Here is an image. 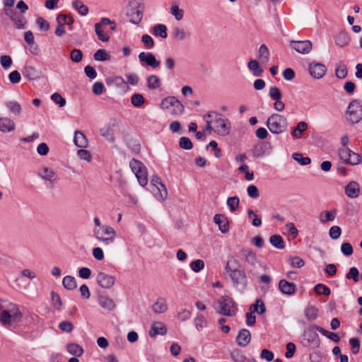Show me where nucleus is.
<instances>
[{
	"label": "nucleus",
	"mask_w": 362,
	"mask_h": 362,
	"mask_svg": "<svg viewBox=\"0 0 362 362\" xmlns=\"http://www.w3.org/2000/svg\"><path fill=\"white\" fill-rule=\"evenodd\" d=\"M139 59L141 63H145L146 65L153 69L158 68L160 62L156 59L155 55L151 52H141L139 54Z\"/></svg>",
	"instance_id": "nucleus-15"
},
{
	"label": "nucleus",
	"mask_w": 362,
	"mask_h": 362,
	"mask_svg": "<svg viewBox=\"0 0 362 362\" xmlns=\"http://www.w3.org/2000/svg\"><path fill=\"white\" fill-rule=\"evenodd\" d=\"M341 234V229L339 226H334L329 228V235L333 240L338 239Z\"/></svg>",
	"instance_id": "nucleus-62"
},
{
	"label": "nucleus",
	"mask_w": 362,
	"mask_h": 362,
	"mask_svg": "<svg viewBox=\"0 0 362 362\" xmlns=\"http://www.w3.org/2000/svg\"><path fill=\"white\" fill-rule=\"evenodd\" d=\"M63 286L67 290H74L77 287L76 279L72 276H66L62 280Z\"/></svg>",
	"instance_id": "nucleus-35"
},
{
	"label": "nucleus",
	"mask_w": 362,
	"mask_h": 362,
	"mask_svg": "<svg viewBox=\"0 0 362 362\" xmlns=\"http://www.w3.org/2000/svg\"><path fill=\"white\" fill-rule=\"evenodd\" d=\"M204 262L199 259L192 262L189 264L191 269L196 273L202 270L204 268Z\"/></svg>",
	"instance_id": "nucleus-53"
},
{
	"label": "nucleus",
	"mask_w": 362,
	"mask_h": 362,
	"mask_svg": "<svg viewBox=\"0 0 362 362\" xmlns=\"http://www.w3.org/2000/svg\"><path fill=\"white\" fill-rule=\"evenodd\" d=\"M22 314L15 303L0 299V322L5 326H10L21 322Z\"/></svg>",
	"instance_id": "nucleus-1"
},
{
	"label": "nucleus",
	"mask_w": 362,
	"mask_h": 362,
	"mask_svg": "<svg viewBox=\"0 0 362 362\" xmlns=\"http://www.w3.org/2000/svg\"><path fill=\"white\" fill-rule=\"evenodd\" d=\"M304 314L308 320H315L318 317V310L315 307L308 306L305 309Z\"/></svg>",
	"instance_id": "nucleus-45"
},
{
	"label": "nucleus",
	"mask_w": 362,
	"mask_h": 362,
	"mask_svg": "<svg viewBox=\"0 0 362 362\" xmlns=\"http://www.w3.org/2000/svg\"><path fill=\"white\" fill-rule=\"evenodd\" d=\"M347 279H353L355 283L359 281V272L356 267L350 268L349 272L346 274Z\"/></svg>",
	"instance_id": "nucleus-57"
},
{
	"label": "nucleus",
	"mask_w": 362,
	"mask_h": 362,
	"mask_svg": "<svg viewBox=\"0 0 362 362\" xmlns=\"http://www.w3.org/2000/svg\"><path fill=\"white\" fill-rule=\"evenodd\" d=\"M130 8L127 11V15L129 17V21L132 23L138 25L143 18L142 10L140 9V6L137 3L131 2L129 3Z\"/></svg>",
	"instance_id": "nucleus-12"
},
{
	"label": "nucleus",
	"mask_w": 362,
	"mask_h": 362,
	"mask_svg": "<svg viewBox=\"0 0 362 362\" xmlns=\"http://www.w3.org/2000/svg\"><path fill=\"white\" fill-rule=\"evenodd\" d=\"M66 351L76 357H80L83 354V349L76 343H69L66 345Z\"/></svg>",
	"instance_id": "nucleus-30"
},
{
	"label": "nucleus",
	"mask_w": 362,
	"mask_h": 362,
	"mask_svg": "<svg viewBox=\"0 0 362 362\" xmlns=\"http://www.w3.org/2000/svg\"><path fill=\"white\" fill-rule=\"evenodd\" d=\"M153 35L165 39L168 37L167 27L164 24H156L152 29Z\"/></svg>",
	"instance_id": "nucleus-33"
},
{
	"label": "nucleus",
	"mask_w": 362,
	"mask_h": 362,
	"mask_svg": "<svg viewBox=\"0 0 362 362\" xmlns=\"http://www.w3.org/2000/svg\"><path fill=\"white\" fill-rule=\"evenodd\" d=\"M217 313L226 316H235L238 313V306L233 299L228 296H221L217 301Z\"/></svg>",
	"instance_id": "nucleus-5"
},
{
	"label": "nucleus",
	"mask_w": 362,
	"mask_h": 362,
	"mask_svg": "<svg viewBox=\"0 0 362 362\" xmlns=\"http://www.w3.org/2000/svg\"><path fill=\"white\" fill-rule=\"evenodd\" d=\"M315 329H316V331H318L322 335H324L325 337L331 339L332 341H333L335 343H338L340 340L339 337L334 332H329V331L325 329L324 328H322L320 326H317V325H315Z\"/></svg>",
	"instance_id": "nucleus-38"
},
{
	"label": "nucleus",
	"mask_w": 362,
	"mask_h": 362,
	"mask_svg": "<svg viewBox=\"0 0 362 362\" xmlns=\"http://www.w3.org/2000/svg\"><path fill=\"white\" fill-rule=\"evenodd\" d=\"M170 13L174 16L176 21H180L184 16V11L180 9L178 5L173 4L170 7Z\"/></svg>",
	"instance_id": "nucleus-46"
},
{
	"label": "nucleus",
	"mask_w": 362,
	"mask_h": 362,
	"mask_svg": "<svg viewBox=\"0 0 362 362\" xmlns=\"http://www.w3.org/2000/svg\"><path fill=\"white\" fill-rule=\"evenodd\" d=\"M240 199L237 196L230 197L227 199V205L228 206L231 212H233L238 209Z\"/></svg>",
	"instance_id": "nucleus-49"
},
{
	"label": "nucleus",
	"mask_w": 362,
	"mask_h": 362,
	"mask_svg": "<svg viewBox=\"0 0 362 362\" xmlns=\"http://www.w3.org/2000/svg\"><path fill=\"white\" fill-rule=\"evenodd\" d=\"M172 35L175 40L176 41H182L187 37V33L185 30L180 27H175L173 28Z\"/></svg>",
	"instance_id": "nucleus-43"
},
{
	"label": "nucleus",
	"mask_w": 362,
	"mask_h": 362,
	"mask_svg": "<svg viewBox=\"0 0 362 362\" xmlns=\"http://www.w3.org/2000/svg\"><path fill=\"white\" fill-rule=\"evenodd\" d=\"M214 221L218 226L220 231L226 233L229 230V224L226 217L223 214H216L214 216Z\"/></svg>",
	"instance_id": "nucleus-21"
},
{
	"label": "nucleus",
	"mask_w": 362,
	"mask_h": 362,
	"mask_svg": "<svg viewBox=\"0 0 362 362\" xmlns=\"http://www.w3.org/2000/svg\"><path fill=\"white\" fill-rule=\"evenodd\" d=\"M95 31L98 36V38L102 42H107L110 40V37L107 33H105L99 24H95Z\"/></svg>",
	"instance_id": "nucleus-47"
},
{
	"label": "nucleus",
	"mask_w": 362,
	"mask_h": 362,
	"mask_svg": "<svg viewBox=\"0 0 362 362\" xmlns=\"http://www.w3.org/2000/svg\"><path fill=\"white\" fill-rule=\"evenodd\" d=\"M93 235L96 240L105 245L113 243L117 237L116 231L110 225H103L99 228H94Z\"/></svg>",
	"instance_id": "nucleus-6"
},
{
	"label": "nucleus",
	"mask_w": 362,
	"mask_h": 362,
	"mask_svg": "<svg viewBox=\"0 0 362 362\" xmlns=\"http://www.w3.org/2000/svg\"><path fill=\"white\" fill-rule=\"evenodd\" d=\"M144 98L140 93H134L131 97L132 104L136 107H141L144 103Z\"/></svg>",
	"instance_id": "nucleus-52"
},
{
	"label": "nucleus",
	"mask_w": 362,
	"mask_h": 362,
	"mask_svg": "<svg viewBox=\"0 0 362 362\" xmlns=\"http://www.w3.org/2000/svg\"><path fill=\"white\" fill-rule=\"evenodd\" d=\"M269 52L265 45H262L259 49V57L264 62H267L269 60Z\"/></svg>",
	"instance_id": "nucleus-58"
},
{
	"label": "nucleus",
	"mask_w": 362,
	"mask_h": 362,
	"mask_svg": "<svg viewBox=\"0 0 362 362\" xmlns=\"http://www.w3.org/2000/svg\"><path fill=\"white\" fill-rule=\"evenodd\" d=\"M129 166L132 172L135 174L139 185L142 187L148 184L147 169L146 166L136 159H132L129 162Z\"/></svg>",
	"instance_id": "nucleus-8"
},
{
	"label": "nucleus",
	"mask_w": 362,
	"mask_h": 362,
	"mask_svg": "<svg viewBox=\"0 0 362 362\" xmlns=\"http://www.w3.org/2000/svg\"><path fill=\"white\" fill-rule=\"evenodd\" d=\"M360 187L356 182H351L345 187V193L350 198H356L359 195Z\"/></svg>",
	"instance_id": "nucleus-25"
},
{
	"label": "nucleus",
	"mask_w": 362,
	"mask_h": 362,
	"mask_svg": "<svg viewBox=\"0 0 362 362\" xmlns=\"http://www.w3.org/2000/svg\"><path fill=\"white\" fill-rule=\"evenodd\" d=\"M51 297H52V300L54 307L57 310H59L62 305V301L61 297L59 296V295L58 293H57L54 291L51 292Z\"/></svg>",
	"instance_id": "nucleus-63"
},
{
	"label": "nucleus",
	"mask_w": 362,
	"mask_h": 362,
	"mask_svg": "<svg viewBox=\"0 0 362 362\" xmlns=\"http://www.w3.org/2000/svg\"><path fill=\"white\" fill-rule=\"evenodd\" d=\"M206 118L213 119L214 132L219 136H226L230 133L231 123L229 119L221 113L216 112H209Z\"/></svg>",
	"instance_id": "nucleus-3"
},
{
	"label": "nucleus",
	"mask_w": 362,
	"mask_h": 362,
	"mask_svg": "<svg viewBox=\"0 0 362 362\" xmlns=\"http://www.w3.org/2000/svg\"><path fill=\"white\" fill-rule=\"evenodd\" d=\"M100 133L102 136L105 137L110 142H114V129L112 126L108 125L107 127L100 129Z\"/></svg>",
	"instance_id": "nucleus-37"
},
{
	"label": "nucleus",
	"mask_w": 362,
	"mask_h": 362,
	"mask_svg": "<svg viewBox=\"0 0 362 362\" xmlns=\"http://www.w3.org/2000/svg\"><path fill=\"white\" fill-rule=\"evenodd\" d=\"M70 58L72 62L78 63L82 60L83 52L78 49H74L70 54Z\"/></svg>",
	"instance_id": "nucleus-59"
},
{
	"label": "nucleus",
	"mask_w": 362,
	"mask_h": 362,
	"mask_svg": "<svg viewBox=\"0 0 362 362\" xmlns=\"http://www.w3.org/2000/svg\"><path fill=\"white\" fill-rule=\"evenodd\" d=\"M290 46L297 52L306 54L312 49V43L309 40H291Z\"/></svg>",
	"instance_id": "nucleus-13"
},
{
	"label": "nucleus",
	"mask_w": 362,
	"mask_h": 362,
	"mask_svg": "<svg viewBox=\"0 0 362 362\" xmlns=\"http://www.w3.org/2000/svg\"><path fill=\"white\" fill-rule=\"evenodd\" d=\"M250 310L252 313L256 312L258 314L262 315L265 313L266 307L261 299H257L255 303L250 306Z\"/></svg>",
	"instance_id": "nucleus-41"
},
{
	"label": "nucleus",
	"mask_w": 362,
	"mask_h": 362,
	"mask_svg": "<svg viewBox=\"0 0 362 362\" xmlns=\"http://www.w3.org/2000/svg\"><path fill=\"white\" fill-rule=\"evenodd\" d=\"M5 105L8 111L15 115H19L22 112L21 105L16 101L10 100L5 103Z\"/></svg>",
	"instance_id": "nucleus-32"
},
{
	"label": "nucleus",
	"mask_w": 362,
	"mask_h": 362,
	"mask_svg": "<svg viewBox=\"0 0 362 362\" xmlns=\"http://www.w3.org/2000/svg\"><path fill=\"white\" fill-rule=\"evenodd\" d=\"M93 57H94V59L96 61L104 62V61L109 60L110 58V56L107 54L106 50L100 49L95 52Z\"/></svg>",
	"instance_id": "nucleus-50"
},
{
	"label": "nucleus",
	"mask_w": 362,
	"mask_h": 362,
	"mask_svg": "<svg viewBox=\"0 0 362 362\" xmlns=\"http://www.w3.org/2000/svg\"><path fill=\"white\" fill-rule=\"evenodd\" d=\"M141 42L144 46L148 49H152L155 45L153 39L148 34L141 36Z\"/></svg>",
	"instance_id": "nucleus-55"
},
{
	"label": "nucleus",
	"mask_w": 362,
	"mask_h": 362,
	"mask_svg": "<svg viewBox=\"0 0 362 362\" xmlns=\"http://www.w3.org/2000/svg\"><path fill=\"white\" fill-rule=\"evenodd\" d=\"M292 158L302 165H307L311 163L309 157H303L302 153H295L292 155Z\"/></svg>",
	"instance_id": "nucleus-51"
},
{
	"label": "nucleus",
	"mask_w": 362,
	"mask_h": 362,
	"mask_svg": "<svg viewBox=\"0 0 362 362\" xmlns=\"http://www.w3.org/2000/svg\"><path fill=\"white\" fill-rule=\"evenodd\" d=\"M337 213V211L336 209H332L330 211H323L320 214L319 221L322 224H325L329 221H332L335 219Z\"/></svg>",
	"instance_id": "nucleus-27"
},
{
	"label": "nucleus",
	"mask_w": 362,
	"mask_h": 362,
	"mask_svg": "<svg viewBox=\"0 0 362 362\" xmlns=\"http://www.w3.org/2000/svg\"><path fill=\"white\" fill-rule=\"evenodd\" d=\"M161 107L163 109L172 107L170 114L173 115H181L185 110L184 105L175 97H168L161 102Z\"/></svg>",
	"instance_id": "nucleus-9"
},
{
	"label": "nucleus",
	"mask_w": 362,
	"mask_h": 362,
	"mask_svg": "<svg viewBox=\"0 0 362 362\" xmlns=\"http://www.w3.org/2000/svg\"><path fill=\"white\" fill-rule=\"evenodd\" d=\"M247 215L250 218H252V225L255 227L260 226L262 224V220L254 212L252 209L247 210Z\"/></svg>",
	"instance_id": "nucleus-61"
},
{
	"label": "nucleus",
	"mask_w": 362,
	"mask_h": 362,
	"mask_svg": "<svg viewBox=\"0 0 362 362\" xmlns=\"http://www.w3.org/2000/svg\"><path fill=\"white\" fill-rule=\"evenodd\" d=\"M74 20L71 16H66L65 14H59L57 17V23H60L64 26V25H71Z\"/></svg>",
	"instance_id": "nucleus-48"
},
{
	"label": "nucleus",
	"mask_w": 362,
	"mask_h": 362,
	"mask_svg": "<svg viewBox=\"0 0 362 362\" xmlns=\"http://www.w3.org/2000/svg\"><path fill=\"white\" fill-rule=\"evenodd\" d=\"M38 175L43 180L54 183L57 180V173L52 169L44 167L39 170Z\"/></svg>",
	"instance_id": "nucleus-19"
},
{
	"label": "nucleus",
	"mask_w": 362,
	"mask_h": 362,
	"mask_svg": "<svg viewBox=\"0 0 362 362\" xmlns=\"http://www.w3.org/2000/svg\"><path fill=\"white\" fill-rule=\"evenodd\" d=\"M308 124L304 121L299 122L296 127L293 129L291 134L293 139H300L303 133L308 129Z\"/></svg>",
	"instance_id": "nucleus-26"
},
{
	"label": "nucleus",
	"mask_w": 362,
	"mask_h": 362,
	"mask_svg": "<svg viewBox=\"0 0 362 362\" xmlns=\"http://www.w3.org/2000/svg\"><path fill=\"white\" fill-rule=\"evenodd\" d=\"M160 84V79L156 75H151L147 78V86L150 89L158 88Z\"/></svg>",
	"instance_id": "nucleus-44"
},
{
	"label": "nucleus",
	"mask_w": 362,
	"mask_h": 362,
	"mask_svg": "<svg viewBox=\"0 0 362 362\" xmlns=\"http://www.w3.org/2000/svg\"><path fill=\"white\" fill-rule=\"evenodd\" d=\"M267 127L274 134H280L286 131L287 119L279 114H272L267 120Z\"/></svg>",
	"instance_id": "nucleus-4"
},
{
	"label": "nucleus",
	"mask_w": 362,
	"mask_h": 362,
	"mask_svg": "<svg viewBox=\"0 0 362 362\" xmlns=\"http://www.w3.org/2000/svg\"><path fill=\"white\" fill-rule=\"evenodd\" d=\"M168 309L167 301L164 298H158L156 302L152 305V310L154 313L161 314Z\"/></svg>",
	"instance_id": "nucleus-28"
},
{
	"label": "nucleus",
	"mask_w": 362,
	"mask_h": 362,
	"mask_svg": "<svg viewBox=\"0 0 362 362\" xmlns=\"http://www.w3.org/2000/svg\"><path fill=\"white\" fill-rule=\"evenodd\" d=\"M251 340V334L248 329H242L240 330L236 341L240 346L244 347L247 346Z\"/></svg>",
	"instance_id": "nucleus-23"
},
{
	"label": "nucleus",
	"mask_w": 362,
	"mask_h": 362,
	"mask_svg": "<svg viewBox=\"0 0 362 362\" xmlns=\"http://www.w3.org/2000/svg\"><path fill=\"white\" fill-rule=\"evenodd\" d=\"M335 43L337 45L343 47L349 45V37L347 33L341 32L335 36Z\"/></svg>",
	"instance_id": "nucleus-36"
},
{
	"label": "nucleus",
	"mask_w": 362,
	"mask_h": 362,
	"mask_svg": "<svg viewBox=\"0 0 362 362\" xmlns=\"http://www.w3.org/2000/svg\"><path fill=\"white\" fill-rule=\"evenodd\" d=\"M59 328L67 333L71 332L74 329V325L69 321H62L59 325Z\"/></svg>",
	"instance_id": "nucleus-64"
},
{
	"label": "nucleus",
	"mask_w": 362,
	"mask_h": 362,
	"mask_svg": "<svg viewBox=\"0 0 362 362\" xmlns=\"http://www.w3.org/2000/svg\"><path fill=\"white\" fill-rule=\"evenodd\" d=\"M247 68L255 77L261 76L263 74V69L255 59H252L247 63Z\"/></svg>",
	"instance_id": "nucleus-29"
},
{
	"label": "nucleus",
	"mask_w": 362,
	"mask_h": 362,
	"mask_svg": "<svg viewBox=\"0 0 362 362\" xmlns=\"http://www.w3.org/2000/svg\"><path fill=\"white\" fill-rule=\"evenodd\" d=\"M179 146L182 149L189 150L192 148L193 144L189 138L182 136L180 139Z\"/></svg>",
	"instance_id": "nucleus-60"
},
{
	"label": "nucleus",
	"mask_w": 362,
	"mask_h": 362,
	"mask_svg": "<svg viewBox=\"0 0 362 362\" xmlns=\"http://www.w3.org/2000/svg\"><path fill=\"white\" fill-rule=\"evenodd\" d=\"M314 291L318 295H324L328 296L330 294V289L325 285L318 284L314 287Z\"/></svg>",
	"instance_id": "nucleus-56"
},
{
	"label": "nucleus",
	"mask_w": 362,
	"mask_h": 362,
	"mask_svg": "<svg viewBox=\"0 0 362 362\" xmlns=\"http://www.w3.org/2000/svg\"><path fill=\"white\" fill-rule=\"evenodd\" d=\"M346 120L351 124H357L362 119V105L358 100H353L346 111Z\"/></svg>",
	"instance_id": "nucleus-7"
},
{
	"label": "nucleus",
	"mask_w": 362,
	"mask_h": 362,
	"mask_svg": "<svg viewBox=\"0 0 362 362\" xmlns=\"http://www.w3.org/2000/svg\"><path fill=\"white\" fill-rule=\"evenodd\" d=\"M98 303L103 309L111 312L116 308L115 301L107 296H100L98 297Z\"/></svg>",
	"instance_id": "nucleus-22"
},
{
	"label": "nucleus",
	"mask_w": 362,
	"mask_h": 362,
	"mask_svg": "<svg viewBox=\"0 0 362 362\" xmlns=\"http://www.w3.org/2000/svg\"><path fill=\"white\" fill-rule=\"evenodd\" d=\"M74 142L79 148H86L88 144L86 136L80 131L75 132Z\"/></svg>",
	"instance_id": "nucleus-31"
},
{
	"label": "nucleus",
	"mask_w": 362,
	"mask_h": 362,
	"mask_svg": "<svg viewBox=\"0 0 362 362\" xmlns=\"http://www.w3.org/2000/svg\"><path fill=\"white\" fill-rule=\"evenodd\" d=\"M241 254L249 264L255 265L256 264L257 257L255 252L249 250H242Z\"/></svg>",
	"instance_id": "nucleus-39"
},
{
	"label": "nucleus",
	"mask_w": 362,
	"mask_h": 362,
	"mask_svg": "<svg viewBox=\"0 0 362 362\" xmlns=\"http://www.w3.org/2000/svg\"><path fill=\"white\" fill-rule=\"evenodd\" d=\"M236 264H238V261L228 260L226 264L225 271L230 276L233 287L243 290L247 286V277L243 270L235 267Z\"/></svg>",
	"instance_id": "nucleus-2"
},
{
	"label": "nucleus",
	"mask_w": 362,
	"mask_h": 362,
	"mask_svg": "<svg viewBox=\"0 0 362 362\" xmlns=\"http://www.w3.org/2000/svg\"><path fill=\"white\" fill-rule=\"evenodd\" d=\"M348 74L346 65L343 62H339L336 64L335 75L338 78H344Z\"/></svg>",
	"instance_id": "nucleus-34"
},
{
	"label": "nucleus",
	"mask_w": 362,
	"mask_h": 362,
	"mask_svg": "<svg viewBox=\"0 0 362 362\" xmlns=\"http://www.w3.org/2000/svg\"><path fill=\"white\" fill-rule=\"evenodd\" d=\"M168 329L165 325L162 322L157 321L153 322L148 334L151 337H155L157 335H165Z\"/></svg>",
	"instance_id": "nucleus-18"
},
{
	"label": "nucleus",
	"mask_w": 362,
	"mask_h": 362,
	"mask_svg": "<svg viewBox=\"0 0 362 362\" xmlns=\"http://www.w3.org/2000/svg\"><path fill=\"white\" fill-rule=\"evenodd\" d=\"M14 120L8 117H0V132L4 134L11 133L16 129Z\"/></svg>",
	"instance_id": "nucleus-17"
},
{
	"label": "nucleus",
	"mask_w": 362,
	"mask_h": 362,
	"mask_svg": "<svg viewBox=\"0 0 362 362\" xmlns=\"http://www.w3.org/2000/svg\"><path fill=\"white\" fill-rule=\"evenodd\" d=\"M270 243L277 249H284L285 243L282 237L279 235H273L269 238Z\"/></svg>",
	"instance_id": "nucleus-40"
},
{
	"label": "nucleus",
	"mask_w": 362,
	"mask_h": 362,
	"mask_svg": "<svg viewBox=\"0 0 362 362\" xmlns=\"http://www.w3.org/2000/svg\"><path fill=\"white\" fill-rule=\"evenodd\" d=\"M309 74L315 78L320 79L326 74V66L321 63H310L308 66Z\"/></svg>",
	"instance_id": "nucleus-16"
},
{
	"label": "nucleus",
	"mask_w": 362,
	"mask_h": 362,
	"mask_svg": "<svg viewBox=\"0 0 362 362\" xmlns=\"http://www.w3.org/2000/svg\"><path fill=\"white\" fill-rule=\"evenodd\" d=\"M269 95L274 100H281L282 98V93L276 86H272L269 88Z\"/></svg>",
	"instance_id": "nucleus-54"
},
{
	"label": "nucleus",
	"mask_w": 362,
	"mask_h": 362,
	"mask_svg": "<svg viewBox=\"0 0 362 362\" xmlns=\"http://www.w3.org/2000/svg\"><path fill=\"white\" fill-rule=\"evenodd\" d=\"M151 191L157 199L163 201L167 198L168 192L164 184L158 176H153L151 180Z\"/></svg>",
	"instance_id": "nucleus-10"
},
{
	"label": "nucleus",
	"mask_w": 362,
	"mask_h": 362,
	"mask_svg": "<svg viewBox=\"0 0 362 362\" xmlns=\"http://www.w3.org/2000/svg\"><path fill=\"white\" fill-rule=\"evenodd\" d=\"M339 157L346 164L356 165L361 163V156L360 154L354 152L349 148L339 150Z\"/></svg>",
	"instance_id": "nucleus-11"
},
{
	"label": "nucleus",
	"mask_w": 362,
	"mask_h": 362,
	"mask_svg": "<svg viewBox=\"0 0 362 362\" xmlns=\"http://www.w3.org/2000/svg\"><path fill=\"white\" fill-rule=\"evenodd\" d=\"M97 283L100 287L109 289L113 286L115 283V276L105 272H99L96 277Z\"/></svg>",
	"instance_id": "nucleus-14"
},
{
	"label": "nucleus",
	"mask_w": 362,
	"mask_h": 362,
	"mask_svg": "<svg viewBox=\"0 0 362 362\" xmlns=\"http://www.w3.org/2000/svg\"><path fill=\"white\" fill-rule=\"evenodd\" d=\"M279 290L286 295H293L296 290V286L294 283L288 282L286 279H281L279 282Z\"/></svg>",
	"instance_id": "nucleus-20"
},
{
	"label": "nucleus",
	"mask_w": 362,
	"mask_h": 362,
	"mask_svg": "<svg viewBox=\"0 0 362 362\" xmlns=\"http://www.w3.org/2000/svg\"><path fill=\"white\" fill-rule=\"evenodd\" d=\"M72 6L81 16H86L88 13V8L80 0L73 1Z\"/></svg>",
	"instance_id": "nucleus-42"
},
{
	"label": "nucleus",
	"mask_w": 362,
	"mask_h": 362,
	"mask_svg": "<svg viewBox=\"0 0 362 362\" xmlns=\"http://www.w3.org/2000/svg\"><path fill=\"white\" fill-rule=\"evenodd\" d=\"M22 74L24 78L30 80V81H34L39 79L40 78V76L37 71V69L33 66L26 65L24 66Z\"/></svg>",
	"instance_id": "nucleus-24"
}]
</instances>
